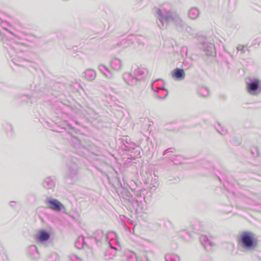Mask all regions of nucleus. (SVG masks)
Returning <instances> with one entry per match:
<instances>
[{"label": "nucleus", "mask_w": 261, "mask_h": 261, "mask_svg": "<svg viewBox=\"0 0 261 261\" xmlns=\"http://www.w3.org/2000/svg\"><path fill=\"white\" fill-rule=\"evenodd\" d=\"M40 236L38 239L40 242L45 241L49 239L50 234L48 232L45 231L43 230H41L39 231Z\"/></svg>", "instance_id": "nucleus-5"}, {"label": "nucleus", "mask_w": 261, "mask_h": 261, "mask_svg": "<svg viewBox=\"0 0 261 261\" xmlns=\"http://www.w3.org/2000/svg\"><path fill=\"white\" fill-rule=\"evenodd\" d=\"M47 206L55 211H61L64 208V206L57 199H49L46 201Z\"/></svg>", "instance_id": "nucleus-2"}, {"label": "nucleus", "mask_w": 261, "mask_h": 261, "mask_svg": "<svg viewBox=\"0 0 261 261\" xmlns=\"http://www.w3.org/2000/svg\"><path fill=\"white\" fill-rule=\"evenodd\" d=\"M245 46L244 45H239L237 48L238 51H241V54L245 53L244 48Z\"/></svg>", "instance_id": "nucleus-6"}, {"label": "nucleus", "mask_w": 261, "mask_h": 261, "mask_svg": "<svg viewBox=\"0 0 261 261\" xmlns=\"http://www.w3.org/2000/svg\"><path fill=\"white\" fill-rule=\"evenodd\" d=\"M172 76L176 80H183L185 77V72L182 69L175 68L172 71Z\"/></svg>", "instance_id": "nucleus-4"}, {"label": "nucleus", "mask_w": 261, "mask_h": 261, "mask_svg": "<svg viewBox=\"0 0 261 261\" xmlns=\"http://www.w3.org/2000/svg\"><path fill=\"white\" fill-rule=\"evenodd\" d=\"M260 81L258 79H255L251 83H248L247 85V91L252 95H256V91L258 90L259 86Z\"/></svg>", "instance_id": "nucleus-3"}, {"label": "nucleus", "mask_w": 261, "mask_h": 261, "mask_svg": "<svg viewBox=\"0 0 261 261\" xmlns=\"http://www.w3.org/2000/svg\"><path fill=\"white\" fill-rule=\"evenodd\" d=\"M194 11H196V12H197V10L196 9H192L190 10V14L192 13V12H194Z\"/></svg>", "instance_id": "nucleus-7"}, {"label": "nucleus", "mask_w": 261, "mask_h": 261, "mask_svg": "<svg viewBox=\"0 0 261 261\" xmlns=\"http://www.w3.org/2000/svg\"><path fill=\"white\" fill-rule=\"evenodd\" d=\"M255 241V235L252 232L246 231L242 236V243L247 248L252 247Z\"/></svg>", "instance_id": "nucleus-1"}]
</instances>
